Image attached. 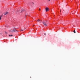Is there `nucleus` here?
Listing matches in <instances>:
<instances>
[{"label": "nucleus", "instance_id": "obj_10", "mask_svg": "<svg viewBox=\"0 0 80 80\" xmlns=\"http://www.w3.org/2000/svg\"><path fill=\"white\" fill-rule=\"evenodd\" d=\"M44 35H46V34H45V33H44Z\"/></svg>", "mask_w": 80, "mask_h": 80}, {"label": "nucleus", "instance_id": "obj_14", "mask_svg": "<svg viewBox=\"0 0 80 80\" xmlns=\"http://www.w3.org/2000/svg\"><path fill=\"white\" fill-rule=\"evenodd\" d=\"M39 10H40V9H39Z\"/></svg>", "mask_w": 80, "mask_h": 80}, {"label": "nucleus", "instance_id": "obj_13", "mask_svg": "<svg viewBox=\"0 0 80 80\" xmlns=\"http://www.w3.org/2000/svg\"><path fill=\"white\" fill-rule=\"evenodd\" d=\"M48 1H50V0H48Z\"/></svg>", "mask_w": 80, "mask_h": 80}, {"label": "nucleus", "instance_id": "obj_12", "mask_svg": "<svg viewBox=\"0 0 80 80\" xmlns=\"http://www.w3.org/2000/svg\"><path fill=\"white\" fill-rule=\"evenodd\" d=\"M74 33H75V31H74Z\"/></svg>", "mask_w": 80, "mask_h": 80}, {"label": "nucleus", "instance_id": "obj_6", "mask_svg": "<svg viewBox=\"0 0 80 80\" xmlns=\"http://www.w3.org/2000/svg\"><path fill=\"white\" fill-rule=\"evenodd\" d=\"M1 17H2V15H1L0 17V20H1Z\"/></svg>", "mask_w": 80, "mask_h": 80}, {"label": "nucleus", "instance_id": "obj_8", "mask_svg": "<svg viewBox=\"0 0 80 80\" xmlns=\"http://www.w3.org/2000/svg\"><path fill=\"white\" fill-rule=\"evenodd\" d=\"M9 37H11H11H12V36H13V35H9Z\"/></svg>", "mask_w": 80, "mask_h": 80}, {"label": "nucleus", "instance_id": "obj_4", "mask_svg": "<svg viewBox=\"0 0 80 80\" xmlns=\"http://www.w3.org/2000/svg\"><path fill=\"white\" fill-rule=\"evenodd\" d=\"M15 31H16V32H18V31H17V30H15V29H14L13 32H15Z\"/></svg>", "mask_w": 80, "mask_h": 80}, {"label": "nucleus", "instance_id": "obj_11", "mask_svg": "<svg viewBox=\"0 0 80 80\" xmlns=\"http://www.w3.org/2000/svg\"><path fill=\"white\" fill-rule=\"evenodd\" d=\"M5 33H7V32H5Z\"/></svg>", "mask_w": 80, "mask_h": 80}, {"label": "nucleus", "instance_id": "obj_9", "mask_svg": "<svg viewBox=\"0 0 80 80\" xmlns=\"http://www.w3.org/2000/svg\"><path fill=\"white\" fill-rule=\"evenodd\" d=\"M21 31H23V30L22 29V30H21Z\"/></svg>", "mask_w": 80, "mask_h": 80}, {"label": "nucleus", "instance_id": "obj_15", "mask_svg": "<svg viewBox=\"0 0 80 80\" xmlns=\"http://www.w3.org/2000/svg\"><path fill=\"white\" fill-rule=\"evenodd\" d=\"M32 78V77H30V78Z\"/></svg>", "mask_w": 80, "mask_h": 80}, {"label": "nucleus", "instance_id": "obj_5", "mask_svg": "<svg viewBox=\"0 0 80 80\" xmlns=\"http://www.w3.org/2000/svg\"><path fill=\"white\" fill-rule=\"evenodd\" d=\"M21 12H23L24 11V9H22V10H21Z\"/></svg>", "mask_w": 80, "mask_h": 80}, {"label": "nucleus", "instance_id": "obj_1", "mask_svg": "<svg viewBox=\"0 0 80 80\" xmlns=\"http://www.w3.org/2000/svg\"><path fill=\"white\" fill-rule=\"evenodd\" d=\"M46 12H47V11H48L49 10V8H45Z\"/></svg>", "mask_w": 80, "mask_h": 80}, {"label": "nucleus", "instance_id": "obj_7", "mask_svg": "<svg viewBox=\"0 0 80 80\" xmlns=\"http://www.w3.org/2000/svg\"><path fill=\"white\" fill-rule=\"evenodd\" d=\"M37 21L38 22H40V19H38V20Z\"/></svg>", "mask_w": 80, "mask_h": 80}, {"label": "nucleus", "instance_id": "obj_2", "mask_svg": "<svg viewBox=\"0 0 80 80\" xmlns=\"http://www.w3.org/2000/svg\"><path fill=\"white\" fill-rule=\"evenodd\" d=\"M43 25H45V26H47V23H46V22H43Z\"/></svg>", "mask_w": 80, "mask_h": 80}, {"label": "nucleus", "instance_id": "obj_3", "mask_svg": "<svg viewBox=\"0 0 80 80\" xmlns=\"http://www.w3.org/2000/svg\"><path fill=\"white\" fill-rule=\"evenodd\" d=\"M8 14V12H6L4 14V15H7Z\"/></svg>", "mask_w": 80, "mask_h": 80}]
</instances>
